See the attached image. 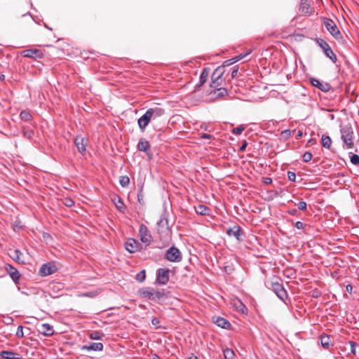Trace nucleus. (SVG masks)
Here are the masks:
<instances>
[{
    "mask_svg": "<svg viewBox=\"0 0 359 359\" xmlns=\"http://www.w3.org/2000/svg\"><path fill=\"white\" fill-rule=\"evenodd\" d=\"M116 198L117 201H114L116 208L122 213H125L126 208L124 205L123 199L119 196H116Z\"/></svg>",
    "mask_w": 359,
    "mask_h": 359,
    "instance_id": "27",
    "label": "nucleus"
},
{
    "mask_svg": "<svg viewBox=\"0 0 359 359\" xmlns=\"http://www.w3.org/2000/svg\"><path fill=\"white\" fill-rule=\"evenodd\" d=\"M250 53V51H249L248 53H241L238 55L235 56L234 57L236 60V62H238V61L243 60V58H245Z\"/></svg>",
    "mask_w": 359,
    "mask_h": 359,
    "instance_id": "55",
    "label": "nucleus"
},
{
    "mask_svg": "<svg viewBox=\"0 0 359 359\" xmlns=\"http://www.w3.org/2000/svg\"><path fill=\"white\" fill-rule=\"evenodd\" d=\"M238 72V66L235 65L234 67H233L232 71L231 72V78H235L237 76Z\"/></svg>",
    "mask_w": 359,
    "mask_h": 359,
    "instance_id": "56",
    "label": "nucleus"
},
{
    "mask_svg": "<svg viewBox=\"0 0 359 359\" xmlns=\"http://www.w3.org/2000/svg\"><path fill=\"white\" fill-rule=\"evenodd\" d=\"M42 238L46 243H49L53 241L52 236L48 232H43Z\"/></svg>",
    "mask_w": 359,
    "mask_h": 359,
    "instance_id": "45",
    "label": "nucleus"
},
{
    "mask_svg": "<svg viewBox=\"0 0 359 359\" xmlns=\"http://www.w3.org/2000/svg\"><path fill=\"white\" fill-rule=\"evenodd\" d=\"M287 214H289L290 215H292V216H299V210L296 208L289 209L287 211Z\"/></svg>",
    "mask_w": 359,
    "mask_h": 359,
    "instance_id": "54",
    "label": "nucleus"
},
{
    "mask_svg": "<svg viewBox=\"0 0 359 359\" xmlns=\"http://www.w3.org/2000/svg\"><path fill=\"white\" fill-rule=\"evenodd\" d=\"M22 255V252L19 249H15L13 255H11V257L18 264H25V261L21 259Z\"/></svg>",
    "mask_w": 359,
    "mask_h": 359,
    "instance_id": "28",
    "label": "nucleus"
},
{
    "mask_svg": "<svg viewBox=\"0 0 359 359\" xmlns=\"http://www.w3.org/2000/svg\"><path fill=\"white\" fill-rule=\"evenodd\" d=\"M58 270V267L53 262H48L43 264L39 269V276L41 277H46L55 273Z\"/></svg>",
    "mask_w": 359,
    "mask_h": 359,
    "instance_id": "11",
    "label": "nucleus"
},
{
    "mask_svg": "<svg viewBox=\"0 0 359 359\" xmlns=\"http://www.w3.org/2000/svg\"><path fill=\"white\" fill-rule=\"evenodd\" d=\"M316 43L322 48L324 54L328 57L333 63H336L337 57L330 45L321 38L316 39Z\"/></svg>",
    "mask_w": 359,
    "mask_h": 359,
    "instance_id": "5",
    "label": "nucleus"
},
{
    "mask_svg": "<svg viewBox=\"0 0 359 359\" xmlns=\"http://www.w3.org/2000/svg\"><path fill=\"white\" fill-rule=\"evenodd\" d=\"M350 346H351V352L355 355L356 353V348L358 346L357 344L353 341H349Z\"/></svg>",
    "mask_w": 359,
    "mask_h": 359,
    "instance_id": "53",
    "label": "nucleus"
},
{
    "mask_svg": "<svg viewBox=\"0 0 359 359\" xmlns=\"http://www.w3.org/2000/svg\"><path fill=\"white\" fill-rule=\"evenodd\" d=\"M245 128L243 125H240L237 126L236 128H233L232 130V134L235 135H238L242 133V132L244 130Z\"/></svg>",
    "mask_w": 359,
    "mask_h": 359,
    "instance_id": "46",
    "label": "nucleus"
},
{
    "mask_svg": "<svg viewBox=\"0 0 359 359\" xmlns=\"http://www.w3.org/2000/svg\"><path fill=\"white\" fill-rule=\"evenodd\" d=\"M227 94L228 90L226 88H216L210 92V100H215L217 98L224 97Z\"/></svg>",
    "mask_w": 359,
    "mask_h": 359,
    "instance_id": "17",
    "label": "nucleus"
},
{
    "mask_svg": "<svg viewBox=\"0 0 359 359\" xmlns=\"http://www.w3.org/2000/svg\"><path fill=\"white\" fill-rule=\"evenodd\" d=\"M138 294L147 299L154 303L161 304V302L168 297L169 292L165 289L156 290L151 287H145L140 288Z\"/></svg>",
    "mask_w": 359,
    "mask_h": 359,
    "instance_id": "1",
    "label": "nucleus"
},
{
    "mask_svg": "<svg viewBox=\"0 0 359 359\" xmlns=\"http://www.w3.org/2000/svg\"><path fill=\"white\" fill-rule=\"evenodd\" d=\"M287 177L289 181L296 182V173L293 171H287Z\"/></svg>",
    "mask_w": 359,
    "mask_h": 359,
    "instance_id": "47",
    "label": "nucleus"
},
{
    "mask_svg": "<svg viewBox=\"0 0 359 359\" xmlns=\"http://www.w3.org/2000/svg\"><path fill=\"white\" fill-rule=\"evenodd\" d=\"M221 85V79H214V77L211 76V83L210 86L212 88H216Z\"/></svg>",
    "mask_w": 359,
    "mask_h": 359,
    "instance_id": "44",
    "label": "nucleus"
},
{
    "mask_svg": "<svg viewBox=\"0 0 359 359\" xmlns=\"http://www.w3.org/2000/svg\"><path fill=\"white\" fill-rule=\"evenodd\" d=\"M323 24L329 33L336 39L342 38V34L335 22L330 18H324Z\"/></svg>",
    "mask_w": 359,
    "mask_h": 359,
    "instance_id": "7",
    "label": "nucleus"
},
{
    "mask_svg": "<svg viewBox=\"0 0 359 359\" xmlns=\"http://www.w3.org/2000/svg\"><path fill=\"white\" fill-rule=\"evenodd\" d=\"M346 290L348 293L351 294V293H352V290H353V286H352L351 284H347V285H346Z\"/></svg>",
    "mask_w": 359,
    "mask_h": 359,
    "instance_id": "64",
    "label": "nucleus"
},
{
    "mask_svg": "<svg viewBox=\"0 0 359 359\" xmlns=\"http://www.w3.org/2000/svg\"><path fill=\"white\" fill-rule=\"evenodd\" d=\"M142 250H145V249H144V248H143L142 244V243H140L137 240V245H136V248H135V252H136L142 251Z\"/></svg>",
    "mask_w": 359,
    "mask_h": 359,
    "instance_id": "61",
    "label": "nucleus"
},
{
    "mask_svg": "<svg viewBox=\"0 0 359 359\" xmlns=\"http://www.w3.org/2000/svg\"><path fill=\"white\" fill-rule=\"evenodd\" d=\"M266 287L271 289L276 296L283 302L287 299V293L283 284L279 282H267L266 283Z\"/></svg>",
    "mask_w": 359,
    "mask_h": 359,
    "instance_id": "3",
    "label": "nucleus"
},
{
    "mask_svg": "<svg viewBox=\"0 0 359 359\" xmlns=\"http://www.w3.org/2000/svg\"><path fill=\"white\" fill-rule=\"evenodd\" d=\"M153 120L150 112L148 110L137 119V125L142 132H144L145 128L148 126L150 121Z\"/></svg>",
    "mask_w": 359,
    "mask_h": 359,
    "instance_id": "14",
    "label": "nucleus"
},
{
    "mask_svg": "<svg viewBox=\"0 0 359 359\" xmlns=\"http://www.w3.org/2000/svg\"><path fill=\"white\" fill-rule=\"evenodd\" d=\"M320 344L323 348H328L330 345V339L327 335H322L320 337Z\"/></svg>",
    "mask_w": 359,
    "mask_h": 359,
    "instance_id": "36",
    "label": "nucleus"
},
{
    "mask_svg": "<svg viewBox=\"0 0 359 359\" xmlns=\"http://www.w3.org/2000/svg\"><path fill=\"white\" fill-rule=\"evenodd\" d=\"M4 323L6 324V325H11L13 323V318L11 316H6L4 317Z\"/></svg>",
    "mask_w": 359,
    "mask_h": 359,
    "instance_id": "60",
    "label": "nucleus"
},
{
    "mask_svg": "<svg viewBox=\"0 0 359 359\" xmlns=\"http://www.w3.org/2000/svg\"><path fill=\"white\" fill-rule=\"evenodd\" d=\"M312 154L310 151H306L302 155V161L305 163L309 162L312 158Z\"/></svg>",
    "mask_w": 359,
    "mask_h": 359,
    "instance_id": "43",
    "label": "nucleus"
},
{
    "mask_svg": "<svg viewBox=\"0 0 359 359\" xmlns=\"http://www.w3.org/2000/svg\"><path fill=\"white\" fill-rule=\"evenodd\" d=\"M41 333L45 336H52L54 334L53 327L49 323H43L39 330Z\"/></svg>",
    "mask_w": 359,
    "mask_h": 359,
    "instance_id": "23",
    "label": "nucleus"
},
{
    "mask_svg": "<svg viewBox=\"0 0 359 359\" xmlns=\"http://www.w3.org/2000/svg\"><path fill=\"white\" fill-rule=\"evenodd\" d=\"M292 135V131L290 129H285L280 133V139L285 141Z\"/></svg>",
    "mask_w": 359,
    "mask_h": 359,
    "instance_id": "39",
    "label": "nucleus"
},
{
    "mask_svg": "<svg viewBox=\"0 0 359 359\" xmlns=\"http://www.w3.org/2000/svg\"><path fill=\"white\" fill-rule=\"evenodd\" d=\"M5 269L6 270V272L8 274H10V273L13 272L15 270H18L16 268H15L12 264H6L5 265Z\"/></svg>",
    "mask_w": 359,
    "mask_h": 359,
    "instance_id": "51",
    "label": "nucleus"
},
{
    "mask_svg": "<svg viewBox=\"0 0 359 359\" xmlns=\"http://www.w3.org/2000/svg\"><path fill=\"white\" fill-rule=\"evenodd\" d=\"M23 128V136L28 139L29 140H32L33 137H34V131L33 130H24L25 129V127H22Z\"/></svg>",
    "mask_w": 359,
    "mask_h": 359,
    "instance_id": "40",
    "label": "nucleus"
},
{
    "mask_svg": "<svg viewBox=\"0 0 359 359\" xmlns=\"http://www.w3.org/2000/svg\"><path fill=\"white\" fill-rule=\"evenodd\" d=\"M104 348V345L101 342H90L88 344L83 345L81 347L82 351H102Z\"/></svg>",
    "mask_w": 359,
    "mask_h": 359,
    "instance_id": "18",
    "label": "nucleus"
},
{
    "mask_svg": "<svg viewBox=\"0 0 359 359\" xmlns=\"http://www.w3.org/2000/svg\"><path fill=\"white\" fill-rule=\"evenodd\" d=\"M225 72V68L224 66L217 67L212 74V77H214V79H221V77Z\"/></svg>",
    "mask_w": 359,
    "mask_h": 359,
    "instance_id": "26",
    "label": "nucleus"
},
{
    "mask_svg": "<svg viewBox=\"0 0 359 359\" xmlns=\"http://www.w3.org/2000/svg\"><path fill=\"white\" fill-rule=\"evenodd\" d=\"M136 245L137 240L133 238H130L125 243V249L130 253H135Z\"/></svg>",
    "mask_w": 359,
    "mask_h": 359,
    "instance_id": "25",
    "label": "nucleus"
},
{
    "mask_svg": "<svg viewBox=\"0 0 359 359\" xmlns=\"http://www.w3.org/2000/svg\"><path fill=\"white\" fill-rule=\"evenodd\" d=\"M21 55L25 57L42 59L44 57L43 53L37 48L26 49L21 52Z\"/></svg>",
    "mask_w": 359,
    "mask_h": 359,
    "instance_id": "13",
    "label": "nucleus"
},
{
    "mask_svg": "<svg viewBox=\"0 0 359 359\" xmlns=\"http://www.w3.org/2000/svg\"><path fill=\"white\" fill-rule=\"evenodd\" d=\"M169 213L166 208H164L161 215L160 219L157 222V233L161 239L168 237L170 234V227L168 224Z\"/></svg>",
    "mask_w": 359,
    "mask_h": 359,
    "instance_id": "2",
    "label": "nucleus"
},
{
    "mask_svg": "<svg viewBox=\"0 0 359 359\" xmlns=\"http://www.w3.org/2000/svg\"><path fill=\"white\" fill-rule=\"evenodd\" d=\"M8 275L15 284L17 285L20 283L21 274L20 273V272L18 270L13 271V272L10 273V274H8Z\"/></svg>",
    "mask_w": 359,
    "mask_h": 359,
    "instance_id": "32",
    "label": "nucleus"
},
{
    "mask_svg": "<svg viewBox=\"0 0 359 359\" xmlns=\"http://www.w3.org/2000/svg\"><path fill=\"white\" fill-rule=\"evenodd\" d=\"M194 210L198 215L202 216L210 215V212L211 211L210 208L203 204H198L197 205H195Z\"/></svg>",
    "mask_w": 359,
    "mask_h": 359,
    "instance_id": "24",
    "label": "nucleus"
},
{
    "mask_svg": "<svg viewBox=\"0 0 359 359\" xmlns=\"http://www.w3.org/2000/svg\"><path fill=\"white\" fill-rule=\"evenodd\" d=\"M310 4L308 3L307 0H301V3L299 5V11L304 13H309Z\"/></svg>",
    "mask_w": 359,
    "mask_h": 359,
    "instance_id": "30",
    "label": "nucleus"
},
{
    "mask_svg": "<svg viewBox=\"0 0 359 359\" xmlns=\"http://www.w3.org/2000/svg\"><path fill=\"white\" fill-rule=\"evenodd\" d=\"M210 67H204L202 70V72L200 75L199 81L194 86V93H196L199 88L207 81L208 77L210 75Z\"/></svg>",
    "mask_w": 359,
    "mask_h": 359,
    "instance_id": "16",
    "label": "nucleus"
},
{
    "mask_svg": "<svg viewBox=\"0 0 359 359\" xmlns=\"http://www.w3.org/2000/svg\"><path fill=\"white\" fill-rule=\"evenodd\" d=\"M74 204V201L71 199V198H66L65 199V205L67 207H72L73 206Z\"/></svg>",
    "mask_w": 359,
    "mask_h": 359,
    "instance_id": "59",
    "label": "nucleus"
},
{
    "mask_svg": "<svg viewBox=\"0 0 359 359\" xmlns=\"http://www.w3.org/2000/svg\"><path fill=\"white\" fill-rule=\"evenodd\" d=\"M15 335L18 337H24L23 326L22 325H19L18 327Z\"/></svg>",
    "mask_w": 359,
    "mask_h": 359,
    "instance_id": "52",
    "label": "nucleus"
},
{
    "mask_svg": "<svg viewBox=\"0 0 359 359\" xmlns=\"http://www.w3.org/2000/svg\"><path fill=\"white\" fill-rule=\"evenodd\" d=\"M321 295H322L321 291L317 288H315L314 290H313L311 292V296L313 298H316V299L319 298Z\"/></svg>",
    "mask_w": 359,
    "mask_h": 359,
    "instance_id": "48",
    "label": "nucleus"
},
{
    "mask_svg": "<svg viewBox=\"0 0 359 359\" xmlns=\"http://www.w3.org/2000/svg\"><path fill=\"white\" fill-rule=\"evenodd\" d=\"M153 120H155L165 114V109L160 107H155L147 109Z\"/></svg>",
    "mask_w": 359,
    "mask_h": 359,
    "instance_id": "22",
    "label": "nucleus"
},
{
    "mask_svg": "<svg viewBox=\"0 0 359 359\" xmlns=\"http://www.w3.org/2000/svg\"><path fill=\"white\" fill-rule=\"evenodd\" d=\"M119 184L122 187H127L130 184V178L128 175L119 177Z\"/></svg>",
    "mask_w": 359,
    "mask_h": 359,
    "instance_id": "35",
    "label": "nucleus"
},
{
    "mask_svg": "<svg viewBox=\"0 0 359 359\" xmlns=\"http://www.w3.org/2000/svg\"><path fill=\"white\" fill-rule=\"evenodd\" d=\"M332 139L329 135H323L320 140V143L323 147L330 148L332 144Z\"/></svg>",
    "mask_w": 359,
    "mask_h": 359,
    "instance_id": "29",
    "label": "nucleus"
},
{
    "mask_svg": "<svg viewBox=\"0 0 359 359\" xmlns=\"http://www.w3.org/2000/svg\"><path fill=\"white\" fill-rule=\"evenodd\" d=\"M0 357L3 359H22V355L11 350H2L0 351Z\"/></svg>",
    "mask_w": 359,
    "mask_h": 359,
    "instance_id": "20",
    "label": "nucleus"
},
{
    "mask_svg": "<svg viewBox=\"0 0 359 359\" xmlns=\"http://www.w3.org/2000/svg\"><path fill=\"white\" fill-rule=\"evenodd\" d=\"M309 83L312 86L318 88L323 93H327L332 88L329 83L324 82L314 77H311L309 79Z\"/></svg>",
    "mask_w": 359,
    "mask_h": 359,
    "instance_id": "12",
    "label": "nucleus"
},
{
    "mask_svg": "<svg viewBox=\"0 0 359 359\" xmlns=\"http://www.w3.org/2000/svg\"><path fill=\"white\" fill-rule=\"evenodd\" d=\"M170 270L167 268H159L156 272L155 283L157 285H165L170 280Z\"/></svg>",
    "mask_w": 359,
    "mask_h": 359,
    "instance_id": "9",
    "label": "nucleus"
},
{
    "mask_svg": "<svg viewBox=\"0 0 359 359\" xmlns=\"http://www.w3.org/2000/svg\"><path fill=\"white\" fill-rule=\"evenodd\" d=\"M104 336V334L102 333L100 331H93L92 332L90 335L89 338L93 340H102V337Z\"/></svg>",
    "mask_w": 359,
    "mask_h": 359,
    "instance_id": "34",
    "label": "nucleus"
},
{
    "mask_svg": "<svg viewBox=\"0 0 359 359\" xmlns=\"http://www.w3.org/2000/svg\"><path fill=\"white\" fill-rule=\"evenodd\" d=\"M139 236L142 243L145 245L144 249H147V247L152 242V236L147 226L144 224H141L140 226Z\"/></svg>",
    "mask_w": 359,
    "mask_h": 359,
    "instance_id": "10",
    "label": "nucleus"
},
{
    "mask_svg": "<svg viewBox=\"0 0 359 359\" xmlns=\"http://www.w3.org/2000/svg\"><path fill=\"white\" fill-rule=\"evenodd\" d=\"M212 322L217 326H218L221 328L226 329L228 330H230L232 329V325H231V323L223 317L214 316H212Z\"/></svg>",
    "mask_w": 359,
    "mask_h": 359,
    "instance_id": "15",
    "label": "nucleus"
},
{
    "mask_svg": "<svg viewBox=\"0 0 359 359\" xmlns=\"http://www.w3.org/2000/svg\"><path fill=\"white\" fill-rule=\"evenodd\" d=\"M294 226L298 229H303L305 224L302 222L297 221L294 224Z\"/></svg>",
    "mask_w": 359,
    "mask_h": 359,
    "instance_id": "57",
    "label": "nucleus"
},
{
    "mask_svg": "<svg viewBox=\"0 0 359 359\" xmlns=\"http://www.w3.org/2000/svg\"><path fill=\"white\" fill-rule=\"evenodd\" d=\"M146 279V270L142 269L135 276V280L139 283H142Z\"/></svg>",
    "mask_w": 359,
    "mask_h": 359,
    "instance_id": "38",
    "label": "nucleus"
},
{
    "mask_svg": "<svg viewBox=\"0 0 359 359\" xmlns=\"http://www.w3.org/2000/svg\"><path fill=\"white\" fill-rule=\"evenodd\" d=\"M226 233L229 237H234L238 242L243 241L246 238L243 229L238 224H235L233 226L227 228L226 229Z\"/></svg>",
    "mask_w": 359,
    "mask_h": 359,
    "instance_id": "8",
    "label": "nucleus"
},
{
    "mask_svg": "<svg viewBox=\"0 0 359 359\" xmlns=\"http://www.w3.org/2000/svg\"><path fill=\"white\" fill-rule=\"evenodd\" d=\"M151 325H154L156 328H158V324L160 323L159 320L157 318H153L151 319Z\"/></svg>",
    "mask_w": 359,
    "mask_h": 359,
    "instance_id": "58",
    "label": "nucleus"
},
{
    "mask_svg": "<svg viewBox=\"0 0 359 359\" xmlns=\"http://www.w3.org/2000/svg\"><path fill=\"white\" fill-rule=\"evenodd\" d=\"M74 144L79 153L83 154L86 150V143L84 138L81 135H76L74 140Z\"/></svg>",
    "mask_w": 359,
    "mask_h": 359,
    "instance_id": "19",
    "label": "nucleus"
},
{
    "mask_svg": "<svg viewBox=\"0 0 359 359\" xmlns=\"http://www.w3.org/2000/svg\"><path fill=\"white\" fill-rule=\"evenodd\" d=\"M248 145V142L246 140H243V142H242V144L240 146L239 149H238V151H244L246 149V147Z\"/></svg>",
    "mask_w": 359,
    "mask_h": 359,
    "instance_id": "62",
    "label": "nucleus"
},
{
    "mask_svg": "<svg viewBox=\"0 0 359 359\" xmlns=\"http://www.w3.org/2000/svg\"><path fill=\"white\" fill-rule=\"evenodd\" d=\"M151 145L146 139L141 138L137 144V149L140 151L144 152L147 155H149V151H150Z\"/></svg>",
    "mask_w": 359,
    "mask_h": 359,
    "instance_id": "21",
    "label": "nucleus"
},
{
    "mask_svg": "<svg viewBox=\"0 0 359 359\" xmlns=\"http://www.w3.org/2000/svg\"><path fill=\"white\" fill-rule=\"evenodd\" d=\"M262 182L266 184H270L273 181L271 177H266L262 178Z\"/></svg>",
    "mask_w": 359,
    "mask_h": 359,
    "instance_id": "63",
    "label": "nucleus"
},
{
    "mask_svg": "<svg viewBox=\"0 0 359 359\" xmlns=\"http://www.w3.org/2000/svg\"><path fill=\"white\" fill-rule=\"evenodd\" d=\"M294 205L297 207L298 210L305 211L307 208V203L305 201H299L298 203H294Z\"/></svg>",
    "mask_w": 359,
    "mask_h": 359,
    "instance_id": "41",
    "label": "nucleus"
},
{
    "mask_svg": "<svg viewBox=\"0 0 359 359\" xmlns=\"http://www.w3.org/2000/svg\"><path fill=\"white\" fill-rule=\"evenodd\" d=\"M238 309L243 314H247L248 313V309H247V307L241 302H240V306L238 307Z\"/></svg>",
    "mask_w": 359,
    "mask_h": 359,
    "instance_id": "50",
    "label": "nucleus"
},
{
    "mask_svg": "<svg viewBox=\"0 0 359 359\" xmlns=\"http://www.w3.org/2000/svg\"><path fill=\"white\" fill-rule=\"evenodd\" d=\"M20 118L23 121L29 122L32 120V116L28 111L22 110L20 113Z\"/></svg>",
    "mask_w": 359,
    "mask_h": 359,
    "instance_id": "31",
    "label": "nucleus"
},
{
    "mask_svg": "<svg viewBox=\"0 0 359 359\" xmlns=\"http://www.w3.org/2000/svg\"><path fill=\"white\" fill-rule=\"evenodd\" d=\"M164 257L167 261L175 263L180 262L182 259L180 250L175 245L170 247L165 251Z\"/></svg>",
    "mask_w": 359,
    "mask_h": 359,
    "instance_id": "6",
    "label": "nucleus"
},
{
    "mask_svg": "<svg viewBox=\"0 0 359 359\" xmlns=\"http://www.w3.org/2000/svg\"><path fill=\"white\" fill-rule=\"evenodd\" d=\"M143 184L140 185L138 189L137 192V201L141 205H144V196H143Z\"/></svg>",
    "mask_w": 359,
    "mask_h": 359,
    "instance_id": "33",
    "label": "nucleus"
},
{
    "mask_svg": "<svg viewBox=\"0 0 359 359\" xmlns=\"http://www.w3.org/2000/svg\"><path fill=\"white\" fill-rule=\"evenodd\" d=\"M351 155L350 156L351 163L355 165H358L359 164V155L352 154V153H351Z\"/></svg>",
    "mask_w": 359,
    "mask_h": 359,
    "instance_id": "42",
    "label": "nucleus"
},
{
    "mask_svg": "<svg viewBox=\"0 0 359 359\" xmlns=\"http://www.w3.org/2000/svg\"><path fill=\"white\" fill-rule=\"evenodd\" d=\"M341 139L343 141L345 146L344 148L349 149L353 147V129L351 126H346L341 128Z\"/></svg>",
    "mask_w": 359,
    "mask_h": 359,
    "instance_id": "4",
    "label": "nucleus"
},
{
    "mask_svg": "<svg viewBox=\"0 0 359 359\" xmlns=\"http://www.w3.org/2000/svg\"><path fill=\"white\" fill-rule=\"evenodd\" d=\"M223 354L225 359H233L235 355L233 351L229 348L224 349Z\"/></svg>",
    "mask_w": 359,
    "mask_h": 359,
    "instance_id": "37",
    "label": "nucleus"
},
{
    "mask_svg": "<svg viewBox=\"0 0 359 359\" xmlns=\"http://www.w3.org/2000/svg\"><path fill=\"white\" fill-rule=\"evenodd\" d=\"M236 62H237L236 60L233 57L231 59H229V60H226V61H224L222 66H224V67L225 68V67L230 66L231 65H233Z\"/></svg>",
    "mask_w": 359,
    "mask_h": 359,
    "instance_id": "49",
    "label": "nucleus"
}]
</instances>
